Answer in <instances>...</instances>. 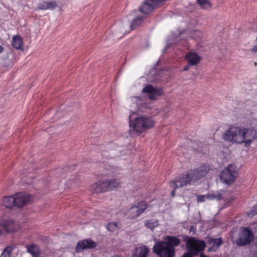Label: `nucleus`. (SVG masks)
Masks as SVG:
<instances>
[{"mask_svg":"<svg viewBox=\"0 0 257 257\" xmlns=\"http://www.w3.org/2000/svg\"><path fill=\"white\" fill-rule=\"evenodd\" d=\"M256 137V131L252 128L231 125L222 135V138L230 143L249 145Z\"/></svg>","mask_w":257,"mask_h":257,"instance_id":"f257e3e1","label":"nucleus"},{"mask_svg":"<svg viewBox=\"0 0 257 257\" xmlns=\"http://www.w3.org/2000/svg\"><path fill=\"white\" fill-rule=\"evenodd\" d=\"M155 121L152 117L141 116L134 119H130V134L136 135L141 134L144 131L152 128L155 125Z\"/></svg>","mask_w":257,"mask_h":257,"instance_id":"f03ea898","label":"nucleus"},{"mask_svg":"<svg viewBox=\"0 0 257 257\" xmlns=\"http://www.w3.org/2000/svg\"><path fill=\"white\" fill-rule=\"evenodd\" d=\"M186 248L189 252L185 253L182 257H193L203 251L206 247L205 241L194 237H188L186 240Z\"/></svg>","mask_w":257,"mask_h":257,"instance_id":"7ed1b4c3","label":"nucleus"},{"mask_svg":"<svg viewBox=\"0 0 257 257\" xmlns=\"http://www.w3.org/2000/svg\"><path fill=\"white\" fill-rule=\"evenodd\" d=\"M120 182L118 179L99 180L91 186L93 193H101L112 190L120 187Z\"/></svg>","mask_w":257,"mask_h":257,"instance_id":"20e7f679","label":"nucleus"},{"mask_svg":"<svg viewBox=\"0 0 257 257\" xmlns=\"http://www.w3.org/2000/svg\"><path fill=\"white\" fill-rule=\"evenodd\" d=\"M153 251L159 257H174L175 249L170 246L163 241L156 242L154 247Z\"/></svg>","mask_w":257,"mask_h":257,"instance_id":"39448f33","label":"nucleus"},{"mask_svg":"<svg viewBox=\"0 0 257 257\" xmlns=\"http://www.w3.org/2000/svg\"><path fill=\"white\" fill-rule=\"evenodd\" d=\"M237 175V169L234 165H229L225 168L220 175V179L222 182L230 184L235 180Z\"/></svg>","mask_w":257,"mask_h":257,"instance_id":"423d86ee","label":"nucleus"},{"mask_svg":"<svg viewBox=\"0 0 257 257\" xmlns=\"http://www.w3.org/2000/svg\"><path fill=\"white\" fill-rule=\"evenodd\" d=\"M253 238L254 235L250 228L241 227L236 244L238 246L248 245L253 241Z\"/></svg>","mask_w":257,"mask_h":257,"instance_id":"0eeeda50","label":"nucleus"},{"mask_svg":"<svg viewBox=\"0 0 257 257\" xmlns=\"http://www.w3.org/2000/svg\"><path fill=\"white\" fill-rule=\"evenodd\" d=\"M194 180L190 171L186 173L181 174L174 180L170 181V186L174 189L186 186Z\"/></svg>","mask_w":257,"mask_h":257,"instance_id":"6e6552de","label":"nucleus"},{"mask_svg":"<svg viewBox=\"0 0 257 257\" xmlns=\"http://www.w3.org/2000/svg\"><path fill=\"white\" fill-rule=\"evenodd\" d=\"M18 224L12 220L0 219V237L19 229Z\"/></svg>","mask_w":257,"mask_h":257,"instance_id":"1a4fd4ad","label":"nucleus"},{"mask_svg":"<svg viewBox=\"0 0 257 257\" xmlns=\"http://www.w3.org/2000/svg\"><path fill=\"white\" fill-rule=\"evenodd\" d=\"M148 204L145 201H141L135 204L128 211L129 217L135 219L142 214L147 209Z\"/></svg>","mask_w":257,"mask_h":257,"instance_id":"9d476101","label":"nucleus"},{"mask_svg":"<svg viewBox=\"0 0 257 257\" xmlns=\"http://www.w3.org/2000/svg\"><path fill=\"white\" fill-rule=\"evenodd\" d=\"M144 93L148 94L149 98L151 100H156L159 96L163 95L164 91L160 88H155L151 84L145 86L142 90Z\"/></svg>","mask_w":257,"mask_h":257,"instance_id":"9b49d317","label":"nucleus"},{"mask_svg":"<svg viewBox=\"0 0 257 257\" xmlns=\"http://www.w3.org/2000/svg\"><path fill=\"white\" fill-rule=\"evenodd\" d=\"M210 170V167L207 164H204L194 170H189L194 180H198L204 177Z\"/></svg>","mask_w":257,"mask_h":257,"instance_id":"f8f14e48","label":"nucleus"},{"mask_svg":"<svg viewBox=\"0 0 257 257\" xmlns=\"http://www.w3.org/2000/svg\"><path fill=\"white\" fill-rule=\"evenodd\" d=\"M15 205L17 207H22L31 201L32 196L28 194L21 192L15 194Z\"/></svg>","mask_w":257,"mask_h":257,"instance_id":"ddd939ff","label":"nucleus"},{"mask_svg":"<svg viewBox=\"0 0 257 257\" xmlns=\"http://www.w3.org/2000/svg\"><path fill=\"white\" fill-rule=\"evenodd\" d=\"M96 245L97 243L95 242L91 239L88 238L78 241L75 247V250L76 252H79L86 249L94 248Z\"/></svg>","mask_w":257,"mask_h":257,"instance_id":"4468645a","label":"nucleus"},{"mask_svg":"<svg viewBox=\"0 0 257 257\" xmlns=\"http://www.w3.org/2000/svg\"><path fill=\"white\" fill-rule=\"evenodd\" d=\"M185 60L189 65L196 66L200 62L201 57L196 52H190L186 54Z\"/></svg>","mask_w":257,"mask_h":257,"instance_id":"2eb2a0df","label":"nucleus"},{"mask_svg":"<svg viewBox=\"0 0 257 257\" xmlns=\"http://www.w3.org/2000/svg\"><path fill=\"white\" fill-rule=\"evenodd\" d=\"M157 6H158L152 0H146L140 6V10L143 14L148 15Z\"/></svg>","mask_w":257,"mask_h":257,"instance_id":"dca6fc26","label":"nucleus"},{"mask_svg":"<svg viewBox=\"0 0 257 257\" xmlns=\"http://www.w3.org/2000/svg\"><path fill=\"white\" fill-rule=\"evenodd\" d=\"M57 7V4L56 1L50 2L43 1L39 3L37 10H54Z\"/></svg>","mask_w":257,"mask_h":257,"instance_id":"f3484780","label":"nucleus"},{"mask_svg":"<svg viewBox=\"0 0 257 257\" xmlns=\"http://www.w3.org/2000/svg\"><path fill=\"white\" fill-rule=\"evenodd\" d=\"M149 253V248L146 245H142L135 249L132 257H147Z\"/></svg>","mask_w":257,"mask_h":257,"instance_id":"a211bd4d","label":"nucleus"},{"mask_svg":"<svg viewBox=\"0 0 257 257\" xmlns=\"http://www.w3.org/2000/svg\"><path fill=\"white\" fill-rule=\"evenodd\" d=\"M207 243L211 246L209 247L208 251H215L219 247L222 242L221 238H213L212 237H207Z\"/></svg>","mask_w":257,"mask_h":257,"instance_id":"6ab92c4d","label":"nucleus"},{"mask_svg":"<svg viewBox=\"0 0 257 257\" xmlns=\"http://www.w3.org/2000/svg\"><path fill=\"white\" fill-rule=\"evenodd\" d=\"M188 34H189L190 37L193 39L196 40H198L201 38L202 35V33L200 31L193 30L188 32L187 31H185L183 32L180 33L179 34V37H180L181 39L184 38V36H186Z\"/></svg>","mask_w":257,"mask_h":257,"instance_id":"aec40b11","label":"nucleus"},{"mask_svg":"<svg viewBox=\"0 0 257 257\" xmlns=\"http://www.w3.org/2000/svg\"><path fill=\"white\" fill-rule=\"evenodd\" d=\"M164 242H166L168 245L172 246L173 248L179 245L180 243V239L176 236L168 235L164 238Z\"/></svg>","mask_w":257,"mask_h":257,"instance_id":"412c9836","label":"nucleus"},{"mask_svg":"<svg viewBox=\"0 0 257 257\" xmlns=\"http://www.w3.org/2000/svg\"><path fill=\"white\" fill-rule=\"evenodd\" d=\"M13 46L17 50H22L23 48V40L20 35L13 36L12 43Z\"/></svg>","mask_w":257,"mask_h":257,"instance_id":"4be33fe9","label":"nucleus"},{"mask_svg":"<svg viewBox=\"0 0 257 257\" xmlns=\"http://www.w3.org/2000/svg\"><path fill=\"white\" fill-rule=\"evenodd\" d=\"M28 252L32 254L34 257H39L40 254V249L38 245L35 244L27 245L26 246Z\"/></svg>","mask_w":257,"mask_h":257,"instance_id":"5701e85b","label":"nucleus"},{"mask_svg":"<svg viewBox=\"0 0 257 257\" xmlns=\"http://www.w3.org/2000/svg\"><path fill=\"white\" fill-rule=\"evenodd\" d=\"M16 200L15 194L12 196L5 197L3 199V204L7 208H11L13 206H16Z\"/></svg>","mask_w":257,"mask_h":257,"instance_id":"b1692460","label":"nucleus"},{"mask_svg":"<svg viewBox=\"0 0 257 257\" xmlns=\"http://www.w3.org/2000/svg\"><path fill=\"white\" fill-rule=\"evenodd\" d=\"M145 225L147 228L153 230L159 225V221L155 219L149 220L145 222Z\"/></svg>","mask_w":257,"mask_h":257,"instance_id":"393cba45","label":"nucleus"},{"mask_svg":"<svg viewBox=\"0 0 257 257\" xmlns=\"http://www.w3.org/2000/svg\"><path fill=\"white\" fill-rule=\"evenodd\" d=\"M145 17L144 16H139L135 19L132 23L130 27L131 29L133 30L141 25L144 21Z\"/></svg>","mask_w":257,"mask_h":257,"instance_id":"a878e982","label":"nucleus"},{"mask_svg":"<svg viewBox=\"0 0 257 257\" xmlns=\"http://www.w3.org/2000/svg\"><path fill=\"white\" fill-rule=\"evenodd\" d=\"M197 3L203 9H209L211 6V2L209 0H197Z\"/></svg>","mask_w":257,"mask_h":257,"instance_id":"bb28decb","label":"nucleus"},{"mask_svg":"<svg viewBox=\"0 0 257 257\" xmlns=\"http://www.w3.org/2000/svg\"><path fill=\"white\" fill-rule=\"evenodd\" d=\"M106 227L110 231H114L117 228L118 225L116 222H113L108 223Z\"/></svg>","mask_w":257,"mask_h":257,"instance_id":"cd10ccee","label":"nucleus"},{"mask_svg":"<svg viewBox=\"0 0 257 257\" xmlns=\"http://www.w3.org/2000/svg\"><path fill=\"white\" fill-rule=\"evenodd\" d=\"M12 248L7 247L2 252L1 257H11Z\"/></svg>","mask_w":257,"mask_h":257,"instance_id":"c85d7f7f","label":"nucleus"},{"mask_svg":"<svg viewBox=\"0 0 257 257\" xmlns=\"http://www.w3.org/2000/svg\"><path fill=\"white\" fill-rule=\"evenodd\" d=\"M257 214V205L253 206L250 211L247 212L248 216H252Z\"/></svg>","mask_w":257,"mask_h":257,"instance_id":"c756f323","label":"nucleus"},{"mask_svg":"<svg viewBox=\"0 0 257 257\" xmlns=\"http://www.w3.org/2000/svg\"><path fill=\"white\" fill-rule=\"evenodd\" d=\"M206 198L208 197L205 195H198L197 196V201L198 202H203L205 201Z\"/></svg>","mask_w":257,"mask_h":257,"instance_id":"7c9ffc66","label":"nucleus"},{"mask_svg":"<svg viewBox=\"0 0 257 257\" xmlns=\"http://www.w3.org/2000/svg\"><path fill=\"white\" fill-rule=\"evenodd\" d=\"M196 231V227L194 225L191 226L189 229V232H192L193 234H195Z\"/></svg>","mask_w":257,"mask_h":257,"instance_id":"2f4dec72","label":"nucleus"},{"mask_svg":"<svg viewBox=\"0 0 257 257\" xmlns=\"http://www.w3.org/2000/svg\"><path fill=\"white\" fill-rule=\"evenodd\" d=\"M154 2L157 6L161 4L164 2H165L166 0H152Z\"/></svg>","mask_w":257,"mask_h":257,"instance_id":"473e14b6","label":"nucleus"},{"mask_svg":"<svg viewBox=\"0 0 257 257\" xmlns=\"http://www.w3.org/2000/svg\"><path fill=\"white\" fill-rule=\"evenodd\" d=\"M190 66H191V65H189L188 64L187 65L185 66L183 68V70L184 71H187L189 70V67Z\"/></svg>","mask_w":257,"mask_h":257,"instance_id":"72a5a7b5","label":"nucleus"},{"mask_svg":"<svg viewBox=\"0 0 257 257\" xmlns=\"http://www.w3.org/2000/svg\"><path fill=\"white\" fill-rule=\"evenodd\" d=\"M252 51L254 52H257V46H254L253 47V48H252Z\"/></svg>","mask_w":257,"mask_h":257,"instance_id":"f704fd0d","label":"nucleus"},{"mask_svg":"<svg viewBox=\"0 0 257 257\" xmlns=\"http://www.w3.org/2000/svg\"><path fill=\"white\" fill-rule=\"evenodd\" d=\"M175 190H176V189H174V188H173V190L171 192V196L172 197H174L175 196Z\"/></svg>","mask_w":257,"mask_h":257,"instance_id":"c9c22d12","label":"nucleus"},{"mask_svg":"<svg viewBox=\"0 0 257 257\" xmlns=\"http://www.w3.org/2000/svg\"><path fill=\"white\" fill-rule=\"evenodd\" d=\"M253 257H257V251L253 253Z\"/></svg>","mask_w":257,"mask_h":257,"instance_id":"e433bc0d","label":"nucleus"},{"mask_svg":"<svg viewBox=\"0 0 257 257\" xmlns=\"http://www.w3.org/2000/svg\"><path fill=\"white\" fill-rule=\"evenodd\" d=\"M4 48L2 46L0 45V53L3 51Z\"/></svg>","mask_w":257,"mask_h":257,"instance_id":"4c0bfd02","label":"nucleus"},{"mask_svg":"<svg viewBox=\"0 0 257 257\" xmlns=\"http://www.w3.org/2000/svg\"><path fill=\"white\" fill-rule=\"evenodd\" d=\"M177 36H176V35H173V36H172V39H177Z\"/></svg>","mask_w":257,"mask_h":257,"instance_id":"58836bf2","label":"nucleus"}]
</instances>
